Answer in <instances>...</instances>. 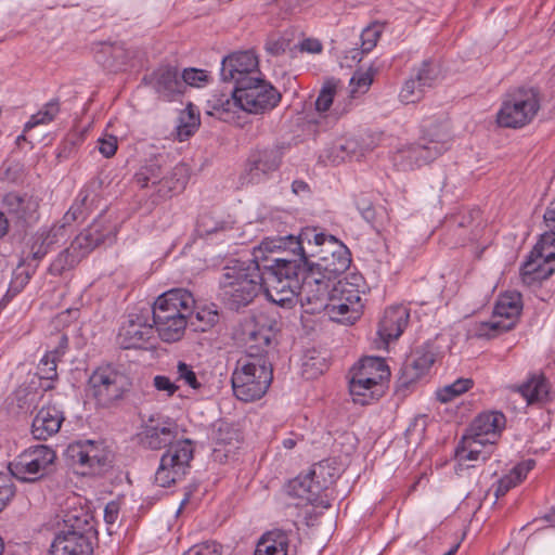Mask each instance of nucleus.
Returning a JSON list of instances; mask_svg holds the SVG:
<instances>
[{"mask_svg":"<svg viewBox=\"0 0 555 555\" xmlns=\"http://www.w3.org/2000/svg\"><path fill=\"white\" fill-rule=\"evenodd\" d=\"M258 246L254 248L253 259L247 261L234 260L224 268L219 287L220 297L231 310H238L248 306L263 291L266 297L278 304V299L271 293L274 289L269 285V278H280L281 264L272 259V264L264 263L268 257H257Z\"/></svg>","mask_w":555,"mask_h":555,"instance_id":"f257e3e1","label":"nucleus"},{"mask_svg":"<svg viewBox=\"0 0 555 555\" xmlns=\"http://www.w3.org/2000/svg\"><path fill=\"white\" fill-rule=\"evenodd\" d=\"M280 262V278H269L278 305L287 306L297 297L307 313H320L328 307L333 287L331 280L315 273L313 268L299 267L287 260Z\"/></svg>","mask_w":555,"mask_h":555,"instance_id":"f03ea898","label":"nucleus"},{"mask_svg":"<svg viewBox=\"0 0 555 555\" xmlns=\"http://www.w3.org/2000/svg\"><path fill=\"white\" fill-rule=\"evenodd\" d=\"M96 541L92 513L80 502H74L64 512L63 528L55 534L48 555H92Z\"/></svg>","mask_w":555,"mask_h":555,"instance_id":"7ed1b4c3","label":"nucleus"},{"mask_svg":"<svg viewBox=\"0 0 555 555\" xmlns=\"http://www.w3.org/2000/svg\"><path fill=\"white\" fill-rule=\"evenodd\" d=\"M195 299L185 288H172L162 294L152 308L153 326L166 343L179 341L190 324Z\"/></svg>","mask_w":555,"mask_h":555,"instance_id":"20e7f679","label":"nucleus"},{"mask_svg":"<svg viewBox=\"0 0 555 555\" xmlns=\"http://www.w3.org/2000/svg\"><path fill=\"white\" fill-rule=\"evenodd\" d=\"M273 379V367L269 359L243 354L232 373V388L235 397L244 402L260 399Z\"/></svg>","mask_w":555,"mask_h":555,"instance_id":"39448f33","label":"nucleus"},{"mask_svg":"<svg viewBox=\"0 0 555 555\" xmlns=\"http://www.w3.org/2000/svg\"><path fill=\"white\" fill-rule=\"evenodd\" d=\"M449 147L450 135L447 129L434 127L427 129L415 143L400 149L395 160L402 170H413L434 162Z\"/></svg>","mask_w":555,"mask_h":555,"instance_id":"423d86ee","label":"nucleus"},{"mask_svg":"<svg viewBox=\"0 0 555 555\" xmlns=\"http://www.w3.org/2000/svg\"><path fill=\"white\" fill-rule=\"evenodd\" d=\"M330 236L331 235L318 232L314 228H306L297 237L288 235L283 237L264 238L259 244L258 253L256 255L259 258H263L264 251H274L275 248H281L282 245H289L291 253L296 258H274V262L276 264H281L282 262H280V260H287L289 262H295L299 267H307L309 258H312L311 250L320 251V249L327 244V238H330Z\"/></svg>","mask_w":555,"mask_h":555,"instance_id":"0eeeda50","label":"nucleus"},{"mask_svg":"<svg viewBox=\"0 0 555 555\" xmlns=\"http://www.w3.org/2000/svg\"><path fill=\"white\" fill-rule=\"evenodd\" d=\"M131 386L128 375L112 365L98 367L88 380L90 396L102 408H111L119 403L130 391Z\"/></svg>","mask_w":555,"mask_h":555,"instance_id":"6e6552de","label":"nucleus"},{"mask_svg":"<svg viewBox=\"0 0 555 555\" xmlns=\"http://www.w3.org/2000/svg\"><path fill=\"white\" fill-rule=\"evenodd\" d=\"M539 109L538 91L519 88L506 95L496 114V121L501 127L521 128L534 118Z\"/></svg>","mask_w":555,"mask_h":555,"instance_id":"1a4fd4ad","label":"nucleus"},{"mask_svg":"<svg viewBox=\"0 0 555 555\" xmlns=\"http://www.w3.org/2000/svg\"><path fill=\"white\" fill-rule=\"evenodd\" d=\"M241 83V88L233 89V96L238 101L240 108L247 113L264 114L273 109L281 101V93L259 76Z\"/></svg>","mask_w":555,"mask_h":555,"instance_id":"9d476101","label":"nucleus"},{"mask_svg":"<svg viewBox=\"0 0 555 555\" xmlns=\"http://www.w3.org/2000/svg\"><path fill=\"white\" fill-rule=\"evenodd\" d=\"M193 455L194 447L190 439L173 441L160 457L155 482L166 488L179 481L190 468Z\"/></svg>","mask_w":555,"mask_h":555,"instance_id":"9b49d317","label":"nucleus"},{"mask_svg":"<svg viewBox=\"0 0 555 555\" xmlns=\"http://www.w3.org/2000/svg\"><path fill=\"white\" fill-rule=\"evenodd\" d=\"M56 455L48 446L38 444L28 448L9 465V469L16 479L34 482L47 475L54 463Z\"/></svg>","mask_w":555,"mask_h":555,"instance_id":"f8f14e48","label":"nucleus"},{"mask_svg":"<svg viewBox=\"0 0 555 555\" xmlns=\"http://www.w3.org/2000/svg\"><path fill=\"white\" fill-rule=\"evenodd\" d=\"M311 257L317 261H309L307 268H313L315 273L331 281L345 273L351 262L349 250L334 236L327 238V244L320 251L311 250Z\"/></svg>","mask_w":555,"mask_h":555,"instance_id":"ddd939ff","label":"nucleus"},{"mask_svg":"<svg viewBox=\"0 0 555 555\" xmlns=\"http://www.w3.org/2000/svg\"><path fill=\"white\" fill-rule=\"evenodd\" d=\"M521 297L519 293L511 292L500 297L494 308V320L481 323L478 335L493 338L501 333L511 331L521 311Z\"/></svg>","mask_w":555,"mask_h":555,"instance_id":"4468645a","label":"nucleus"},{"mask_svg":"<svg viewBox=\"0 0 555 555\" xmlns=\"http://www.w3.org/2000/svg\"><path fill=\"white\" fill-rule=\"evenodd\" d=\"M65 455L74 465L88 467L93 474H101L112 466L113 454L102 444L92 440L70 443Z\"/></svg>","mask_w":555,"mask_h":555,"instance_id":"2eb2a0df","label":"nucleus"},{"mask_svg":"<svg viewBox=\"0 0 555 555\" xmlns=\"http://www.w3.org/2000/svg\"><path fill=\"white\" fill-rule=\"evenodd\" d=\"M259 62L254 51H238L223 57L221 63V78L223 81L234 82V89L242 87V81L253 80L260 75Z\"/></svg>","mask_w":555,"mask_h":555,"instance_id":"dca6fc26","label":"nucleus"},{"mask_svg":"<svg viewBox=\"0 0 555 555\" xmlns=\"http://www.w3.org/2000/svg\"><path fill=\"white\" fill-rule=\"evenodd\" d=\"M283 162V152L279 146H268L253 151L246 165L248 182L258 184L278 171Z\"/></svg>","mask_w":555,"mask_h":555,"instance_id":"f3484780","label":"nucleus"},{"mask_svg":"<svg viewBox=\"0 0 555 555\" xmlns=\"http://www.w3.org/2000/svg\"><path fill=\"white\" fill-rule=\"evenodd\" d=\"M116 224L105 216L100 215L87 229L79 233L74 243V249H78L85 257L94 248L104 244L106 241H113L116 234Z\"/></svg>","mask_w":555,"mask_h":555,"instance_id":"a211bd4d","label":"nucleus"},{"mask_svg":"<svg viewBox=\"0 0 555 555\" xmlns=\"http://www.w3.org/2000/svg\"><path fill=\"white\" fill-rule=\"evenodd\" d=\"M154 334L147 315L130 314L119 328L117 343L122 349L142 348Z\"/></svg>","mask_w":555,"mask_h":555,"instance_id":"6ab92c4d","label":"nucleus"},{"mask_svg":"<svg viewBox=\"0 0 555 555\" xmlns=\"http://www.w3.org/2000/svg\"><path fill=\"white\" fill-rule=\"evenodd\" d=\"M143 82L151 86L159 98L171 101L176 95L184 92V83L181 81L178 68L171 65H162L143 77Z\"/></svg>","mask_w":555,"mask_h":555,"instance_id":"aec40b11","label":"nucleus"},{"mask_svg":"<svg viewBox=\"0 0 555 555\" xmlns=\"http://www.w3.org/2000/svg\"><path fill=\"white\" fill-rule=\"evenodd\" d=\"M409 318L410 312L404 306L387 308L378 324L376 347L387 348L390 340L398 339L406 327Z\"/></svg>","mask_w":555,"mask_h":555,"instance_id":"412c9836","label":"nucleus"},{"mask_svg":"<svg viewBox=\"0 0 555 555\" xmlns=\"http://www.w3.org/2000/svg\"><path fill=\"white\" fill-rule=\"evenodd\" d=\"M178 436V426L170 420H164L155 423L153 418L144 425L139 434L140 442L144 448L151 450H160L176 441Z\"/></svg>","mask_w":555,"mask_h":555,"instance_id":"4be33fe9","label":"nucleus"},{"mask_svg":"<svg viewBox=\"0 0 555 555\" xmlns=\"http://www.w3.org/2000/svg\"><path fill=\"white\" fill-rule=\"evenodd\" d=\"M505 422V416L501 412L481 413L473 421L466 435L480 446L493 444Z\"/></svg>","mask_w":555,"mask_h":555,"instance_id":"5701e85b","label":"nucleus"},{"mask_svg":"<svg viewBox=\"0 0 555 555\" xmlns=\"http://www.w3.org/2000/svg\"><path fill=\"white\" fill-rule=\"evenodd\" d=\"M435 362V354L428 350L417 349L402 364L398 377L399 387H409L424 376Z\"/></svg>","mask_w":555,"mask_h":555,"instance_id":"b1692460","label":"nucleus"},{"mask_svg":"<svg viewBox=\"0 0 555 555\" xmlns=\"http://www.w3.org/2000/svg\"><path fill=\"white\" fill-rule=\"evenodd\" d=\"M64 412L56 404L49 403L42 406L31 423V433L38 440H47L59 433L64 422Z\"/></svg>","mask_w":555,"mask_h":555,"instance_id":"393cba45","label":"nucleus"},{"mask_svg":"<svg viewBox=\"0 0 555 555\" xmlns=\"http://www.w3.org/2000/svg\"><path fill=\"white\" fill-rule=\"evenodd\" d=\"M2 203L10 215L25 223H33L38 218L39 202L31 194L9 192Z\"/></svg>","mask_w":555,"mask_h":555,"instance_id":"a878e982","label":"nucleus"},{"mask_svg":"<svg viewBox=\"0 0 555 555\" xmlns=\"http://www.w3.org/2000/svg\"><path fill=\"white\" fill-rule=\"evenodd\" d=\"M245 334L246 349L244 354L269 359L268 350L274 336L272 326H266L264 324H260L259 321H256L247 325Z\"/></svg>","mask_w":555,"mask_h":555,"instance_id":"bb28decb","label":"nucleus"},{"mask_svg":"<svg viewBox=\"0 0 555 555\" xmlns=\"http://www.w3.org/2000/svg\"><path fill=\"white\" fill-rule=\"evenodd\" d=\"M65 234L62 225H52L50 229L39 230L33 237L28 257L38 263Z\"/></svg>","mask_w":555,"mask_h":555,"instance_id":"cd10ccee","label":"nucleus"},{"mask_svg":"<svg viewBox=\"0 0 555 555\" xmlns=\"http://www.w3.org/2000/svg\"><path fill=\"white\" fill-rule=\"evenodd\" d=\"M352 373L363 378L370 377V382L377 385H383V382L390 377L388 365L385 360L379 357H364L360 360L359 364L352 369Z\"/></svg>","mask_w":555,"mask_h":555,"instance_id":"c85d7f7f","label":"nucleus"},{"mask_svg":"<svg viewBox=\"0 0 555 555\" xmlns=\"http://www.w3.org/2000/svg\"><path fill=\"white\" fill-rule=\"evenodd\" d=\"M555 272V262L544 260L537 254H530L529 259L521 267V276L524 283L530 285L534 282H541L548 279Z\"/></svg>","mask_w":555,"mask_h":555,"instance_id":"c756f323","label":"nucleus"},{"mask_svg":"<svg viewBox=\"0 0 555 555\" xmlns=\"http://www.w3.org/2000/svg\"><path fill=\"white\" fill-rule=\"evenodd\" d=\"M100 188V182L92 180L88 184L83 186V189L79 192L76 201L66 211L67 215L77 221L79 219H85L88 212L91 210L93 205L99 202V195L96 190Z\"/></svg>","mask_w":555,"mask_h":555,"instance_id":"7c9ffc66","label":"nucleus"},{"mask_svg":"<svg viewBox=\"0 0 555 555\" xmlns=\"http://www.w3.org/2000/svg\"><path fill=\"white\" fill-rule=\"evenodd\" d=\"M288 542L285 531H268L259 539L254 555H287Z\"/></svg>","mask_w":555,"mask_h":555,"instance_id":"2f4dec72","label":"nucleus"},{"mask_svg":"<svg viewBox=\"0 0 555 555\" xmlns=\"http://www.w3.org/2000/svg\"><path fill=\"white\" fill-rule=\"evenodd\" d=\"M349 391L356 403L365 405L383 393V385L372 384L370 377L363 378L352 373Z\"/></svg>","mask_w":555,"mask_h":555,"instance_id":"473e14b6","label":"nucleus"},{"mask_svg":"<svg viewBox=\"0 0 555 555\" xmlns=\"http://www.w3.org/2000/svg\"><path fill=\"white\" fill-rule=\"evenodd\" d=\"M321 477L310 476L309 470L306 475L298 476L292 481V491L294 495L313 504L318 501L321 493L328 489V487L321 486Z\"/></svg>","mask_w":555,"mask_h":555,"instance_id":"72a5a7b5","label":"nucleus"},{"mask_svg":"<svg viewBox=\"0 0 555 555\" xmlns=\"http://www.w3.org/2000/svg\"><path fill=\"white\" fill-rule=\"evenodd\" d=\"M163 180V186L157 189L159 197H170L172 194L181 192L189 180L188 167L184 164L177 165L168 175H164Z\"/></svg>","mask_w":555,"mask_h":555,"instance_id":"f704fd0d","label":"nucleus"},{"mask_svg":"<svg viewBox=\"0 0 555 555\" xmlns=\"http://www.w3.org/2000/svg\"><path fill=\"white\" fill-rule=\"evenodd\" d=\"M534 464L535 462L533 460H527L517 464L509 474L499 479L494 495L496 498L505 495L512 488L516 487L526 478L527 474L534 467Z\"/></svg>","mask_w":555,"mask_h":555,"instance_id":"c9c22d12","label":"nucleus"},{"mask_svg":"<svg viewBox=\"0 0 555 555\" xmlns=\"http://www.w3.org/2000/svg\"><path fill=\"white\" fill-rule=\"evenodd\" d=\"M517 390L527 400L528 404L543 401L548 396V384L544 375H532L526 383L517 387Z\"/></svg>","mask_w":555,"mask_h":555,"instance_id":"e433bc0d","label":"nucleus"},{"mask_svg":"<svg viewBox=\"0 0 555 555\" xmlns=\"http://www.w3.org/2000/svg\"><path fill=\"white\" fill-rule=\"evenodd\" d=\"M332 292L334 296L351 307V318H359L363 307L359 291L352 289V285L348 282L338 281L333 285Z\"/></svg>","mask_w":555,"mask_h":555,"instance_id":"4c0bfd02","label":"nucleus"},{"mask_svg":"<svg viewBox=\"0 0 555 555\" xmlns=\"http://www.w3.org/2000/svg\"><path fill=\"white\" fill-rule=\"evenodd\" d=\"M163 177L162 166L157 163H151L141 167L134 175L133 180L142 189L153 186L157 190L159 186H163Z\"/></svg>","mask_w":555,"mask_h":555,"instance_id":"58836bf2","label":"nucleus"},{"mask_svg":"<svg viewBox=\"0 0 555 555\" xmlns=\"http://www.w3.org/2000/svg\"><path fill=\"white\" fill-rule=\"evenodd\" d=\"M190 318H192V315ZM194 318L196 322L190 319V325L194 326L195 331L206 332L219 322L220 315L217 305L209 304L197 307Z\"/></svg>","mask_w":555,"mask_h":555,"instance_id":"ea45409f","label":"nucleus"},{"mask_svg":"<svg viewBox=\"0 0 555 555\" xmlns=\"http://www.w3.org/2000/svg\"><path fill=\"white\" fill-rule=\"evenodd\" d=\"M85 256L74 249V243L57 255L50 264L49 271L53 275H61L65 270L74 268Z\"/></svg>","mask_w":555,"mask_h":555,"instance_id":"a19ab883","label":"nucleus"},{"mask_svg":"<svg viewBox=\"0 0 555 555\" xmlns=\"http://www.w3.org/2000/svg\"><path fill=\"white\" fill-rule=\"evenodd\" d=\"M201 124L199 115L195 113L192 105L181 112L177 126L179 141H185L197 130Z\"/></svg>","mask_w":555,"mask_h":555,"instance_id":"79ce46f5","label":"nucleus"},{"mask_svg":"<svg viewBox=\"0 0 555 555\" xmlns=\"http://www.w3.org/2000/svg\"><path fill=\"white\" fill-rule=\"evenodd\" d=\"M357 209L374 229L379 231L384 228V212H377L370 198L364 195H359L354 199Z\"/></svg>","mask_w":555,"mask_h":555,"instance_id":"37998d69","label":"nucleus"},{"mask_svg":"<svg viewBox=\"0 0 555 555\" xmlns=\"http://www.w3.org/2000/svg\"><path fill=\"white\" fill-rule=\"evenodd\" d=\"M382 34L380 27L373 25L367 26L361 33V49H352L349 51L352 60L361 61L362 56L373 50Z\"/></svg>","mask_w":555,"mask_h":555,"instance_id":"c03bdc74","label":"nucleus"},{"mask_svg":"<svg viewBox=\"0 0 555 555\" xmlns=\"http://www.w3.org/2000/svg\"><path fill=\"white\" fill-rule=\"evenodd\" d=\"M326 314L334 321L352 323L358 318H351V307L341 301L337 296H334L332 292L331 300H328V307L324 308Z\"/></svg>","mask_w":555,"mask_h":555,"instance_id":"a18cd8bd","label":"nucleus"},{"mask_svg":"<svg viewBox=\"0 0 555 555\" xmlns=\"http://www.w3.org/2000/svg\"><path fill=\"white\" fill-rule=\"evenodd\" d=\"M338 85L339 81L334 78L325 80L315 100V109L319 113H324L330 109L336 95Z\"/></svg>","mask_w":555,"mask_h":555,"instance_id":"49530a36","label":"nucleus"},{"mask_svg":"<svg viewBox=\"0 0 555 555\" xmlns=\"http://www.w3.org/2000/svg\"><path fill=\"white\" fill-rule=\"evenodd\" d=\"M60 112V104L56 100L47 103L42 109L34 114L26 122L24 131H28L38 125H46L51 122Z\"/></svg>","mask_w":555,"mask_h":555,"instance_id":"de8ad7c7","label":"nucleus"},{"mask_svg":"<svg viewBox=\"0 0 555 555\" xmlns=\"http://www.w3.org/2000/svg\"><path fill=\"white\" fill-rule=\"evenodd\" d=\"M473 386V380L469 378H460L454 383L444 386L441 389H438L436 392L437 399L447 403L452 401L454 398L461 396L465 391H467Z\"/></svg>","mask_w":555,"mask_h":555,"instance_id":"09e8293b","label":"nucleus"},{"mask_svg":"<svg viewBox=\"0 0 555 555\" xmlns=\"http://www.w3.org/2000/svg\"><path fill=\"white\" fill-rule=\"evenodd\" d=\"M354 149L356 142L352 140L337 141L325 150L324 157L333 164H339L349 157Z\"/></svg>","mask_w":555,"mask_h":555,"instance_id":"8fccbe9b","label":"nucleus"},{"mask_svg":"<svg viewBox=\"0 0 555 555\" xmlns=\"http://www.w3.org/2000/svg\"><path fill=\"white\" fill-rule=\"evenodd\" d=\"M440 74L439 66L433 61H424L422 65L416 69L414 77L420 82V86H424L426 89L431 88Z\"/></svg>","mask_w":555,"mask_h":555,"instance_id":"3c124183","label":"nucleus"},{"mask_svg":"<svg viewBox=\"0 0 555 555\" xmlns=\"http://www.w3.org/2000/svg\"><path fill=\"white\" fill-rule=\"evenodd\" d=\"M377 69L373 66L366 72H356L350 79V96L354 98L358 93H365L373 82Z\"/></svg>","mask_w":555,"mask_h":555,"instance_id":"603ef678","label":"nucleus"},{"mask_svg":"<svg viewBox=\"0 0 555 555\" xmlns=\"http://www.w3.org/2000/svg\"><path fill=\"white\" fill-rule=\"evenodd\" d=\"M225 222L219 220L214 212H204L197 219L196 231L201 236L210 235L223 230Z\"/></svg>","mask_w":555,"mask_h":555,"instance_id":"864d4df0","label":"nucleus"},{"mask_svg":"<svg viewBox=\"0 0 555 555\" xmlns=\"http://www.w3.org/2000/svg\"><path fill=\"white\" fill-rule=\"evenodd\" d=\"M425 91L426 88L424 86H420V82H417V79L413 75L404 82L399 96L401 102L411 104L418 102L424 96Z\"/></svg>","mask_w":555,"mask_h":555,"instance_id":"5fc2aeb1","label":"nucleus"},{"mask_svg":"<svg viewBox=\"0 0 555 555\" xmlns=\"http://www.w3.org/2000/svg\"><path fill=\"white\" fill-rule=\"evenodd\" d=\"M537 254L544 260H553L555 262V233L550 232L541 236L532 250V255Z\"/></svg>","mask_w":555,"mask_h":555,"instance_id":"6e6d98bb","label":"nucleus"},{"mask_svg":"<svg viewBox=\"0 0 555 555\" xmlns=\"http://www.w3.org/2000/svg\"><path fill=\"white\" fill-rule=\"evenodd\" d=\"M309 470H310V476L321 477V479H322L321 486H323V487H330L335 481V478H336L335 468L331 467L327 462H320V463L313 464Z\"/></svg>","mask_w":555,"mask_h":555,"instance_id":"4d7b16f0","label":"nucleus"},{"mask_svg":"<svg viewBox=\"0 0 555 555\" xmlns=\"http://www.w3.org/2000/svg\"><path fill=\"white\" fill-rule=\"evenodd\" d=\"M214 112H210L211 115H216L218 118L228 120L229 115L234 112V108H240V103L236 101V98L232 95V99H218L212 104Z\"/></svg>","mask_w":555,"mask_h":555,"instance_id":"13d9d810","label":"nucleus"},{"mask_svg":"<svg viewBox=\"0 0 555 555\" xmlns=\"http://www.w3.org/2000/svg\"><path fill=\"white\" fill-rule=\"evenodd\" d=\"M463 447L462 449L456 450V455L460 460H469L476 461L479 459L481 451L479 447H481L478 442H475L470 436L465 435L463 437Z\"/></svg>","mask_w":555,"mask_h":555,"instance_id":"bf43d9fd","label":"nucleus"},{"mask_svg":"<svg viewBox=\"0 0 555 555\" xmlns=\"http://www.w3.org/2000/svg\"><path fill=\"white\" fill-rule=\"evenodd\" d=\"M56 357H51V354H46L38 364V372L40 378L53 380L57 377L56 366H57Z\"/></svg>","mask_w":555,"mask_h":555,"instance_id":"052dcab7","label":"nucleus"},{"mask_svg":"<svg viewBox=\"0 0 555 555\" xmlns=\"http://www.w3.org/2000/svg\"><path fill=\"white\" fill-rule=\"evenodd\" d=\"M181 81L184 83V89L186 86L190 87H201L202 83L206 82L208 76L205 70L197 68H185L180 77Z\"/></svg>","mask_w":555,"mask_h":555,"instance_id":"680f3d73","label":"nucleus"},{"mask_svg":"<svg viewBox=\"0 0 555 555\" xmlns=\"http://www.w3.org/2000/svg\"><path fill=\"white\" fill-rule=\"evenodd\" d=\"M177 379L184 382L185 385L193 389H199L202 384L197 380L195 372L190 365L184 362H179L177 365Z\"/></svg>","mask_w":555,"mask_h":555,"instance_id":"e2e57ef3","label":"nucleus"},{"mask_svg":"<svg viewBox=\"0 0 555 555\" xmlns=\"http://www.w3.org/2000/svg\"><path fill=\"white\" fill-rule=\"evenodd\" d=\"M16 492L13 481L0 475V513L12 501Z\"/></svg>","mask_w":555,"mask_h":555,"instance_id":"0e129e2a","label":"nucleus"},{"mask_svg":"<svg viewBox=\"0 0 555 555\" xmlns=\"http://www.w3.org/2000/svg\"><path fill=\"white\" fill-rule=\"evenodd\" d=\"M185 555H221V546L216 542H206L191 547Z\"/></svg>","mask_w":555,"mask_h":555,"instance_id":"69168bd1","label":"nucleus"},{"mask_svg":"<svg viewBox=\"0 0 555 555\" xmlns=\"http://www.w3.org/2000/svg\"><path fill=\"white\" fill-rule=\"evenodd\" d=\"M99 151L100 153L108 158L115 155L117 151V139L114 135H108L103 139H99Z\"/></svg>","mask_w":555,"mask_h":555,"instance_id":"338daca9","label":"nucleus"},{"mask_svg":"<svg viewBox=\"0 0 555 555\" xmlns=\"http://www.w3.org/2000/svg\"><path fill=\"white\" fill-rule=\"evenodd\" d=\"M288 41L284 38H269L266 43V51L271 55H280L286 51Z\"/></svg>","mask_w":555,"mask_h":555,"instance_id":"774afa93","label":"nucleus"}]
</instances>
